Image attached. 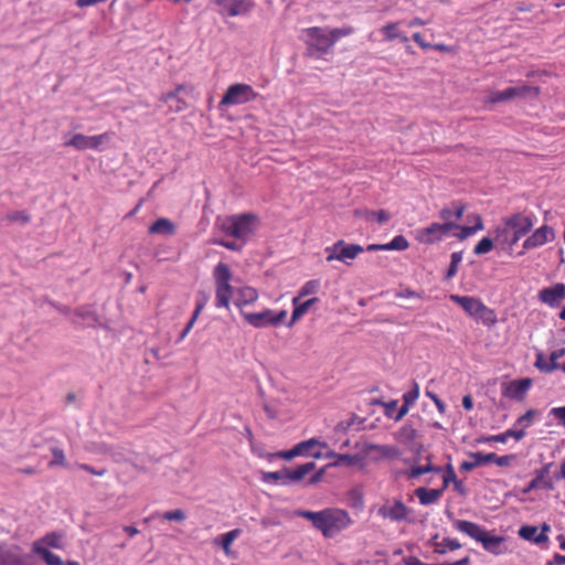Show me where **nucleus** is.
I'll use <instances>...</instances> for the list:
<instances>
[{"instance_id": "obj_1", "label": "nucleus", "mask_w": 565, "mask_h": 565, "mask_svg": "<svg viewBox=\"0 0 565 565\" xmlns=\"http://www.w3.org/2000/svg\"><path fill=\"white\" fill-rule=\"evenodd\" d=\"M301 516L311 521L324 537L331 539L347 530L352 524V519L345 510L328 508L321 511H303Z\"/></svg>"}, {"instance_id": "obj_2", "label": "nucleus", "mask_w": 565, "mask_h": 565, "mask_svg": "<svg viewBox=\"0 0 565 565\" xmlns=\"http://www.w3.org/2000/svg\"><path fill=\"white\" fill-rule=\"evenodd\" d=\"M452 525L458 532L481 543L482 547L492 555H504L509 551L504 544V536L491 535L486 529L475 522L454 520Z\"/></svg>"}, {"instance_id": "obj_3", "label": "nucleus", "mask_w": 565, "mask_h": 565, "mask_svg": "<svg viewBox=\"0 0 565 565\" xmlns=\"http://www.w3.org/2000/svg\"><path fill=\"white\" fill-rule=\"evenodd\" d=\"M533 226V221L530 216L521 213L508 216L503 221V226L497 228V239H502L510 246L516 244Z\"/></svg>"}, {"instance_id": "obj_4", "label": "nucleus", "mask_w": 565, "mask_h": 565, "mask_svg": "<svg viewBox=\"0 0 565 565\" xmlns=\"http://www.w3.org/2000/svg\"><path fill=\"white\" fill-rule=\"evenodd\" d=\"M220 226L226 235L245 243L255 232L257 218L253 214L232 215L223 218Z\"/></svg>"}, {"instance_id": "obj_5", "label": "nucleus", "mask_w": 565, "mask_h": 565, "mask_svg": "<svg viewBox=\"0 0 565 565\" xmlns=\"http://www.w3.org/2000/svg\"><path fill=\"white\" fill-rule=\"evenodd\" d=\"M213 278L215 281V306L228 309L230 300L235 294L231 286L232 271L230 266L218 263L213 270Z\"/></svg>"}, {"instance_id": "obj_6", "label": "nucleus", "mask_w": 565, "mask_h": 565, "mask_svg": "<svg viewBox=\"0 0 565 565\" xmlns=\"http://www.w3.org/2000/svg\"><path fill=\"white\" fill-rule=\"evenodd\" d=\"M450 299L459 305L469 316L481 320L483 323L491 326L495 323L494 312L489 309L479 299L469 296L451 295Z\"/></svg>"}, {"instance_id": "obj_7", "label": "nucleus", "mask_w": 565, "mask_h": 565, "mask_svg": "<svg viewBox=\"0 0 565 565\" xmlns=\"http://www.w3.org/2000/svg\"><path fill=\"white\" fill-rule=\"evenodd\" d=\"M451 233V225L449 223L447 224H440L438 222H434L428 226L416 228L413 234L415 239L425 245H433L440 241H443L445 237L449 236Z\"/></svg>"}, {"instance_id": "obj_8", "label": "nucleus", "mask_w": 565, "mask_h": 565, "mask_svg": "<svg viewBox=\"0 0 565 565\" xmlns=\"http://www.w3.org/2000/svg\"><path fill=\"white\" fill-rule=\"evenodd\" d=\"M243 317L254 328H267L281 323L287 317V311L265 309L260 312H244Z\"/></svg>"}, {"instance_id": "obj_9", "label": "nucleus", "mask_w": 565, "mask_h": 565, "mask_svg": "<svg viewBox=\"0 0 565 565\" xmlns=\"http://www.w3.org/2000/svg\"><path fill=\"white\" fill-rule=\"evenodd\" d=\"M256 97L253 87L247 84L237 83L231 85L220 102V106H236L246 104Z\"/></svg>"}, {"instance_id": "obj_10", "label": "nucleus", "mask_w": 565, "mask_h": 565, "mask_svg": "<svg viewBox=\"0 0 565 565\" xmlns=\"http://www.w3.org/2000/svg\"><path fill=\"white\" fill-rule=\"evenodd\" d=\"M307 35V43L320 53H327L334 45L330 29L308 28L303 31Z\"/></svg>"}, {"instance_id": "obj_11", "label": "nucleus", "mask_w": 565, "mask_h": 565, "mask_svg": "<svg viewBox=\"0 0 565 565\" xmlns=\"http://www.w3.org/2000/svg\"><path fill=\"white\" fill-rule=\"evenodd\" d=\"M111 141V134L105 132L95 136H84L82 134H73V148L81 150L93 149L104 150Z\"/></svg>"}, {"instance_id": "obj_12", "label": "nucleus", "mask_w": 565, "mask_h": 565, "mask_svg": "<svg viewBox=\"0 0 565 565\" xmlns=\"http://www.w3.org/2000/svg\"><path fill=\"white\" fill-rule=\"evenodd\" d=\"M365 455L371 456L374 454L372 459L374 461H393V460H399L402 459L403 451L402 449L396 445H380V444H372L367 443L364 445L363 448Z\"/></svg>"}, {"instance_id": "obj_13", "label": "nucleus", "mask_w": 565, "mask_h": 565, "mask_svg": "<svg viewBox=\"0 0 565 565\" xmlns=\"http://www.w3.org/2000/svg\"><path fill=\"white\" fill-rule=\"evenodd\" d=\"M539 93L536 87L526 85L508 87L504 90L491 92L488 96L489 103H501L513 99L515 97L536 96Z\"/></svg>"}, {"instance_id": "obj_14", "label": "nucleus", "mask_w": 565, "mask_h": 565, "mask_svg": "<svg viewBox=\"0 0 565 565\" xmlns=\"http://www.w3.org/2000/svg\"><path fill=\"white\" fill-rule=\"evenodd\" d=\"M0 565H33V557L23 555L17 545H1Z\"/></svg>"}, {"instance_id": "obj_15", "label": "nucleus", "mask_w": 565, "mask_h": 565, "mask_svg": "<svg viewBox=\"0 0 565 565\" xmlns=\"http://www.w3.org/2000/svg\"><path fill=\"white\" fill-rule=\"evenodd\" d=\"M552 467L553 462H547L542 468L536 469L534 471V478L523 489V493L526 494L536 489H544L548 491L554 490V483L552 479L547 477Z\"/></svg>"}, {"instance_id": "obj_16", "label": "nucleus", "mask_w": 565, "mask_h": 565, "mask_svg": "<svg viewBox=\"0 0 565 565\" xmlns=\"http://www.w3.org/2000/svg\"><path fill=\"white\" fill-rule=\"evenodd\" d=\"M221 7L220 13L228 17L247 14L254 8L253 0H216Z\"/></svg>"}, {"instance_id": "obj_17", "label": "nucleus", "mask_w": 565, "mask_h": 565, "mask_svg": "<svg viewBox=\"0 0 565 565\" xmlns=\"http://www.w3.org/2000/svg\"><path fill=\"white\" fill-rule=\"evenodd\" d=\"M555 233L551 226L543 225L535 230L523 243V248L529 250L541 247L548 242L554 241Z\"/></svg>"}, {"instance_id": "obj_18", "label": "nucleus", "mask_w": 565, "mask_h": 565, "mask_svg": "<svg viewBox=\"0 0 565 565\" xmlns=\"http://www.w3.org/2000/svg\"><path fill=\"white\" fill-rule=\"evenodd\" d=\"M565 298V284L558 282L552 287L543 288L539 292V299L551 308H556Z\"/></svg>"}, {"instance_id": "obj_19", "label": "nucleus", "mask_w": 565, "mask_h": 565, "mask_svg": "<svg viewBox=\"0 0 565 565\" xmlns=\"http://www.w3.org/2000/svg\"><path fill=\"white\" fill-rule=\"evenodd\" d=\"M407 514L408 509L401 500L387 502L379 509V515L391 521H403Z\"/></svg>"}, {"instance_id": "obj_20", "label": "nucleus", "mask_w": 565, "mask_h": 565, "mask_svg": "<svg viewBox=\"0 0 565 565\" xmlns=\"http://www.w3.org/2000/svg\"><path fill=\"white\" fill-rule=\"evenodd\" d=\"M532 386L531 379H521L509 382L503 388V395L515 401H523Z\"/></svg>"}, {"instance_id": "obj_21", "label": "nucleus", "mask_w": 565, "mask_h": 565, "mask_svg": "<svg viewBox=\"0 0 565 565\" xmlns=\"http://www.w3.org/2000/svg\"><path fill=\"white\" fill-rule=\"evenodd\" d=\"M426 463L424 466H412L408 469H404L399 471V476L405 477L407 480H416L420 476L429 472L440 473L443 468L438 466H434L431 463L430 457H426Z\"/></svg>"}, {"instance_id": "obj_22", "label": "nucleus", "mask_w": 565, "mask_h": 565, "mask_svg": "<svg viewBox=\"0 0 565 565\" xmlns=\"http://www.w3.org/2000/svg\"><path fill=\"white\" fill-rule=\"evenodd\" d=\"M483 230V222L480 215L475 214L473 215V225L469 226H460L455 227L454 231L450 233L451 236L458 238L459 241H463L472 235H475L477 232Z\"/></svg>"}, {"instance_id": "obj_23", "label": "nucleus", "mask_w": 565, "mask_h": 565, "mask_svg": "<svg viewBox=\"0 0 565 565\" xmlns=\"http://www.w3.org/2000/svg\"><path fill=\"white\" fill-rule=\"evenodd\" d=\"M300 298L299 297H295L292 299V305H294V310H292V315H291V319L287 322V327H292L294 323L299 320L302 316H305L309 309L311 308L312 305H315L316 302H318V298L317 297H312L303 302H299Z\"/></svg>"}, {"instance_id": "obj_24", "label": "nucleus", "mask_w": 565, "mask_h": 565, "mask_svg": "<svg viewBox=\"0 0 565 565\" xmlns=\"http://www.w3.org/2000/svg\"><path fill=\"white\" fill-rule=\"evenodd\" d=\"M519 536L525 541L532 542L536 545H543L548 542V536L540 533L534 525H523L519 529Z\"/></svg>"}, {"instance_id": "obj_25", "label": "nucleus", "mask_w": 565, "mask_h": 565, "mask_svg": "<svg viewBox=\"0 0 565 565\" xmlns=\"http://www.w3.org/2000/svg\"><path fill=\"white\" fill-rule=\"evenodd\" d=\"M414 493L419 503L427 507L436 503L441 498L444 489H427L425 487H419L414 491Z\"/></svg>"}, {"instance_id": "obj_26", "label": "nucleus", "mask_w": 565, "mask_h": 565, "mask_svg": "<svg viewBox=\"0 0 565 565\" xmlns=\"http://www.w3.org/2000/svg\"><path fill=\"white\" fill-rule=\"evenodd\" d=\"M337 244L339 248V260L347 265L363 252V247L356 244H345L343 241H338Z\"/></svg>"}, {"instance_id": "obj_27", "label": "nucleus", "mask_w": 565, "mask_h": 565, "mask_svg": "<svg viewBox=\"0 0 565 565\" xmlns=\"http://www.w3.org/2000/svg\"><path fill=\"white\" fill-rule=\"evenodd\" d=\"M258 298V292L253 287H243L235 291L234 303L237 307H243L255 302Z\"/></svg>"}, {"instance_id": "obj_28", "label": "nucleus", "mask_w": 565, "mask_h": 565, "mask_svg": "<svg viewBox=\"0 0 565 565\" xmlns=\"http://www.w3.org/2000/svg\"><path fill=\"white\" fill-rule=\"evenodd\" d=\"M183 87L180 86L175 90L170 92L163 95L160 99L161 104H166L169 110L179 113L185 108V103L179 97V92L182 90Z\"/></svg>"}, {"instance_id": "obj_29", "label": "nucleus", "mask_w": 565, "mask_h": 565, "mask_svg": "<svg viewBox=\"0 0 565 565\" xmlns=\"http://www.w3.org/2000/svg\"><path fill=\"white\" fill-rule=\"evenodd\" d=\"M33 552L41 556L47 565H71V561L63 562L57 555L44 547L41 542L33 544Z\"/></svg>"}, {"instance_id": "obj_30", "label": "nucleus", "mask_w": 565, "mask_h": 565, "mask_svg": "<svg viewBox=\"0 0 565 565\" xmlns=\"http://www.w3.org/2000/svg\"><path fill=\"white\" fill-rule=\"evenodd\" d=\"M470 457H472L473 460L472 461H463L460 466L461 470L471 471L479 466L492 462V459L495 458V454H493V452H489V454L471 452Z\"/></svg>"}, {"instance_id": "obj_31", "label": "nucleus", "mask_w": 565, "mask_h": 565, "mask_svg": "<svg viewBox=\"0 0 565 565\" xmlns=\"http://www.w3.org/2000/svg\"><path fill=\"white\" fill-rule=\"evenodd\" d=\"M315 468L316 463L313 461L300 465L295 469L286 468L288 484L302 480L305 476L311 472Z\"/></svg>"}, {"instance_id": "obj_32", "label": "nucleus", "mask_w": 565, "mask_h": 565, "mask_svg": "<svg viewBox=\"0 0 565 565\" xmlns=\"http://www.w3.org/2000/svg\"><path fill=\"white\" fill-rule=\"evenodd\" d=\"M363 456L359 454L349 455V454H339L337 456V460L330 462L328 467L339 468L342 466L353 467V466H362Z\"/></svg>"}, {"instance_id": "obj_33", "label": "nucleus", "mask_w": 565, "mask_h": 565, "mask_svg": "<svg viewBox=\"0 0 565 565\" xmlns=\"http://www.w3.org/2000/svg\"><path fill=\"white\" fill-rule=\"evenodd\" d=\"M398 24L399 22L387 23L381 29L386 41H393L398 39L404 43L408 42V38L403 32L399 31Z\"/></svg>"}, {"instance_id": "obj_34", "label": "nucleus", "mask_w": 565, "mask_h": 565, "mask_svg": "<svg viewBox=\"0 0 565 565\" xmlns=\"http://www.w3.org/2000/svg\"><path fill=\"white\" fill-rule=\"evenodd\" d=\"M315 445V441L312 440H305L299 444H297L292 449L287 451H280L278 452V457L284 458L286 460H290L294 457L300 456L302 454H306L307 449Z\"/></svg>"}, {"instance_id": "obj_35", "label": "nucleus", "mask_w": 565, "mask_h": 565, "mask_svg": "<svg viewBox=\"0 0 565 565\" xmlns=\"http://www.w3.org/2000/svg\"><path fill=\"white\" fill-rule=\"evenodd\" d=\"M152 234L171 235L174 232V224L168 218L157 220L149 228Z\"/></svg>"}, {"instance_id": "obj_36", "label": "nucleus", "mask_w": 565, "mask_h": 565, "mask_svg": "<svg viewBox=\"0 0 565 565\" xmlns=\"http://www.w3.org/2000/svg\"><path fill=\"white\" fill-rule=\"evenodd\" d=\"M76 317L81 319L82 323L86 327H95L99 324L98 316L93 308L77 310Z\"/></svg>"}, {"instance_id": "obj_37", "label": "nucleus", "mask_w": 565, "mask_h": 565, "mask_svg": "<svg viewBox=\"0 0 565 565\" xmlns=\"http://www.w3.org/2000/svg\"><path fill=\"white\" fill-rule=\"evenodd\" d=\"M534 366L543 373H552L559 369V364H552L541 351L535 354Z\"/></svg>"}, {"instance_id": "obj_38", "label": "nucleus", "mask_w": 565, "mask_h": 565, "mask_svg": "<svg viewBox=\"0 0 565 565\" xmlns=\"http://www.w3.org/2000/svg\"><path fill=\"white\" fill-rule=\"evenodd\" d=\"M395 439L403 444H408L417 437V430L411 425H404L394 435Z\"/></svg>"}, {"instance_id": "obj_39", "label": "nucleus", "mask_w": 565, "mask_h": 565, "mask_svg": "<svg viewBox=\"0 0 565 565\" xmlns=\"http://www.w3.org/2000/svg\"><path fill=\"white\" fill-rule=\"evenodd\" d=\"M262 480L266 483H279L288 486L286 468L279 471L264 472Z\"/></svg>"}, {"instance_id": "obj_40", "label": "nucleus", "mask_w": 565, "mask_h": 565, "mask_svg": "<svg viewBox=\"0 0 565 565\" xmlns=\"http://www.w3.org/2000/svg\"><path fill=\"white\" fill-rule=\"evenodd\" d=\"M435 552L438 554H446L447 551H455L461 547V544L456 539L445 537L440 542L434 543Z\"/></svg>"}, {"instance_id": "obj_41", "label": "nucleus", "mask_w": 565, "mask_h": 565, "mask_svg": "<svg viewBox=\"0 0 565 565\" xmlns=\"http://www.w3.org/2000/svg\"><path fill=\"white\" fill-rule=\"evenodd\" d=\"M309 440L315 441V445L309 447L306 451V454H302L301 456L312 457L315 459H321L323 457L322 449H328V444L326 441H322L318 438H310Z\"/></svg>"}, {"instance_id": "obj_42", "label": "nucleus", "mask_w": 565, "mask_h": 565, "mask_svg": "<svg viewBox=\"0 0 565 565\" xmlns=\"http://www.w3.org/2000/svg\"><path fill=\"white\" fill-rule=\"evenodd\" d=\"M241 534V530L239 529H234L225 534H223L220 539L221 541V546L223 548V551L225 552V554H228L230 551H231V545L233 544V542Z\"/></svg>"}, {"instance_id": "obj_43", "label": "nucleus", "mask_w": 565, "mask_h": 565, "mask_svg": "<svg viewBox=\"0 0 565 565\" xmlns=\"http://www.w3.org/2000/svg\"><path fill=\"white\" fill-rule=\"evenodd\" d=\"M104 452L109 455L115 461L128 459V452L125 448L103 445Z\"/></svg>"}, {"instance_id": "obj_44", "label": "nucleus", "mask_w": 565, "mask_h": 565, "mask_svg": "<svg viewBox=\"0 0 565 565\" xmlns=\"http://www.w3.org/2000/svg\"><path fill=\"white\" fill-rule=\"evenodd\" d=\"M537 415H539L537 411L529 409L524 415L520 416L516 419L514 427H520V428L526 430V428H529L533 424L534 417Z\"/></svg>"}, {"instance_id": "obj_45", "label": "nucleus", "mask_w": 565, "mask_h": 565, "mask_svg": "<svg viewBox=\"0 0 565 565\" xmlns=\"http://www.w3.org/2000/svg\"><path fill=\"white\" fill-rule=\"evenodd\" d=\"M320 289V280L312 279L307 281L299 290L297 297L302 298L310 295H316Z\"/></svg>"}, {"instance_id": "obj_46", "label": "nucleus", "mask_w": 565, "mask_h": 565, "mask_svg": "<svg viewBox=\"0 0 565 565\" xmlns=\"http://www.w3.org/2000/svg\"><path fill=\"white\" fill-rule=\"evenodd\" d=\"M364 217L366 221H370V222L374 221V222H377L379 224H383V223H386L391 218V215L388 212H386L384 210H380V211H366Z\"/></svg>"}, {"instance_id": "obj_47", "label": "nucleus", "mask_w": 565, "mask_h": 565, "mask_svg": "<svg viewBox=\"0 0 565 565\" xmlns=\"http://www.w3.org/2000/svg\"><path fill=\"white\" fill-rule=\"evenodd\" d=\"M209 299H210L209 292H206L204 290H200L198 292L196 300H195V309H194V312H193L194 319H198V317L200 316L201 311L204 309V307L209 302Z\"/></svg>"}, {"instance_id": "obj_48", "label": "nucleus", "mask_w": 565, "mask_h": 565, "mask_svg": "<svg viewBox=\"0 0 565 565\" xmlns=\"http://www.w3.org/2000/svg\"><path fill=\"white\" fill-rule=\"evenodd\" d=\"M409 246L407 239L403 235H396L386 244V250H405Z\"/></svg>"}, {"instance_id": "obj_49", "label": "nucleus", "mask_w": 565, "mask_h": 565, "mask_svg": "<svg viewBox=\"0 0 565 565\" xmlns=\"http://www.w3.org/2000/svg\"><path fill=\"white\" fill-rule=\"evenodd\" d=\"M441 472H444L441 489L445 490L451 482L454 484H458L457 476L455 473V470H454V467L451 466V463H448L446 466L445 470H443Z\"/></svg>"}, {"instance_id": "obj_50", "label": "nucleus", "mask_w": 565, "mask_h": 565, "mask_svg": "<svg viewBox=\"0 0 565 565\" xmlns=\"http://www.w3.org/2000/svg\"><path fill=\"white\" fill-rule=\"evenodd\" d=\"M419 397V386L413 382L412 388L403 394V402L405 404L414 405Z\"/></svg>"}, {"instance_id": "obj_51", "label": "nucleus", "mask_w": 565, "mask_h": 565, "mask_svg": "<svg viewBox=\"0 0 565 565\" xmlns=\"http://www.w3.org/2000/svg\"><path fill=\"white\" fill-rule=\"evenodd\" d=\"M492 248H493V241L489 237H483L475 246L473 253L476 255H483V254L489 253Z\"/></svg>"}, {"instance_id": "obj_52", "label": "nucleus", "mask_w": 565, "mask_h": 565, "mask_svg": "<svg viewBox=\"0 0 565 565\" xmlns=\"http://www.w3.org/2000/svg\"><path fill=\"white\" fill-rule=\"evenodd\" d=\"M462 260V254L460 252H455L451 254V262L447 271V277H454L458 271V265Z\"/></svg>"}, {"instance_id": "obj_53", "label": "nucleus", "mask_w": 565, "mask_h": 565, "mask_svg": "<svg viewBox=\"0 0 565 565\" xmlns=\"http://www.w3.org/2000/svg\"><path fill=\"white\" fill-rule=\"evenodd\" d=\"M52 455L53 459L49 462L50 467L54 466H65L66 465V457L64 455V451L62 449H58L56 447L52 448Z\"/></svg>"}, {"instance_id": "obj_54", "label": "nucleus", "mask_w": 565, "mask_h": 565, "mask_svg": "<svg viewBox=\"0 0 565 565\" xmlns=\"http://www.w3.org/2000/svg\"><path fill=\"white\" fill-rule=\"evenodd\" d=\"M439 217L443 220L441 224L449 223L451 225V232L455 227H458V224L452 220V207H444L439 212Z\"/></svg>"}, {"instance_id": "obj_55", "label": "nucleus", "mask_w": 565, "mask_h": 565, "mask_svg": "<svg viewBox=\"0 0 565 565\" xmlns=\"http://www.w3.org/2000/svg\"><path fill=\"white\" fill-rule=\"evenodd\" d=\"M397 405L398 402L396 399L383 403L385 416L394 419V416L396 415L397 412Z\"/></svg>"}, {"instance_id": "obj_56", "label": "nucleus", "mask_w": 565, "mask_h": 565, "mask_svg": "<svg viewBox=\"0 0 565 565\" xmlns=\"http://www.w3.org/2000/svg\"><path fill=\"white\" fill-rule=\"evenodd\" d=\"M8 218L14 222H21L23 224H26L30 222V215L25 213L24 211H15L8 215Z\"/></svg>"}, {"instance_id": "obj_57", "label": "nucleus", "mask_w": 565, "mask_h": 565, "mask_svg": "<svg viewBox=\"0 0 565 565\" xmlns=\"http://www.w3.org/2000/svg\"><path fill=\"white\" fill-rule=\"evenodd\" d=\"M163 519L168 521H183L185 519V514L182 510L177 509L166 512L163 514Z\"/></svg>"}, {"instance_id": "obj_58", "label": "nucleus", "mask_w": 565, "mask_h": 565, "mask_svg": "<svg viewBox=\"0 0 565 565\" xmlns=\"http://www.w3.org/2000/svg\"><path fill=\"white\" fill-rule=\"evenodd\" d=\"M330 32L332 35L333 43L335 44V42L339 39L350 35L353 32V30L351 28H341V29H330Z\"/></svg>"}, {"instance_id": "obj_59", "label": "nucleus", "mask_w": 565, "mask_h": 565, "mask_svg": "<svg viewBox=\"0 0 565 565\" xmlns=\"http://www.w3.org/2000/svg\"><path fill=\"white\" fill-rule=\"evenodd\" d=\"M505 440L513 437L516 440H521L525 436V430L520 427H513L504 431Z\"/></svg>"}, {"instance_id": "obj_60", "label": "nucleus", "mask_w": 565, "mask_h": 565, "mask_svg": "<svg viewBox=\"0 0 565 565\" xmlns=\"http://www.w3.org/2000/svg\"><path fill=\"white\" fill-rule=\"evenodd\" d=\"M515 455H505V456H500L498 457L495 455V458L492 459V462H494L497 466L499 467H507L509 466L514 459H515Z\"/></svg>"}, {"instance_id": "obj_61", "label": "nucleus", "mask_w": 565, "mask_h": 565, "mask_svg": "<svg viewBox=\"0 0 565 565\" xmlns=\"http://www.w3.org/2000/svg\"><path fill=\"white\" fill-rule=\"evenodd\" d=\"M324 250L327 253V262L339 260V248L337 243H334L332 246L326 247Z\"/></svg>"}, {"instance_id": "obj_62", "label": "nucleus", "mask_w": 565, "mask_h": 565, "mask_svg": "<svg viewBox=\"0 0 565 565\" xmlns=\"http://www.w3.org/2000/svg\"><path fill=\"white\" fill-rule=\"evenodd\" d=\"M426 395L434 402L440 414L446 412L445 403L435 393L426 391Z\"/></svg>"}, {"instance_id": "obj_63", "label": "nucleus", "mask_w": 565, "mask_h": 565, "mask_svg": "<svg viewBox=\"0 0 565 565\" xmlns=\"http://www.w3.org/2000/svg\"><path fill=\"white\" fill-rule=\"evenodd\" d=\"M550 413L565 426V406L553 407Z\"/></svg>"}, {"instance_id": "obj_64", "label": "nucleus", "mask_w": 565, "mask_h": 565, "mask_svg": "<svg viewBox=\"0 0 565 565\" xmlns=\"http://www.w3.org/2000/svg\"><path fill=\"white\" fill-rule=\"evenodd\" d=\"M563 356H565V348L552 351L548 359L552 364H558L557 361Z\"/></svg>"}]
</instances>
